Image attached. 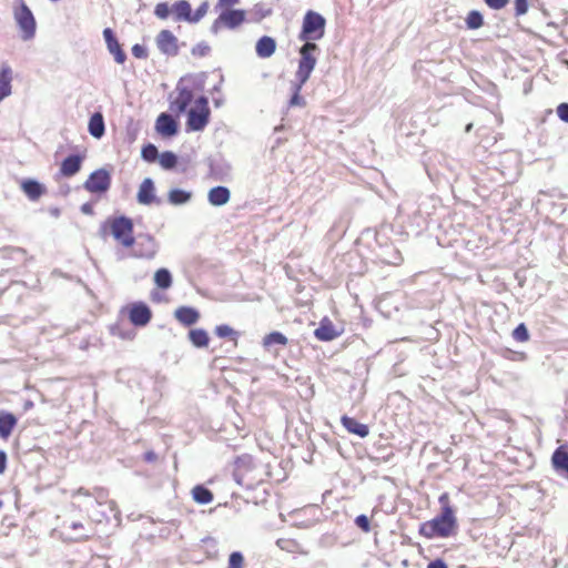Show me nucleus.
I'll use <instances>...</instances> for the list:
<instances>
[{
  "instance_id": "ea45409f",
  "label": "nucleus",
  "mask_w": 568,
  "mask_h": 568,
  "mask_svg": "<svg viewBox=\"0 0 568 568\" xmlns=\"http://www.w3.org/2000/svg\"><path fill=\"white\" fill-rule=\"evenodd\" d=\"M209 10V2L204 1L200 4V7L192 13L191 23H197L200 20L204 18Z\"/></svg>"
},
{
  "instance_id": "a211bd4d",
  "label": "nucleus",
  "mask_w": 568,
  "mask_h": 568,
  "mask_svg": "<svg viewBox=\"0 0 568 568\" xmlns=\"http://www.w3.org/2000/svg\"><path fill=\"white\" fill-rule=\"evenodd\" d=\"M193 100V92L191 89L184 87V88H178V97L172 102L171 108L179 113H183L186 111L187 106Z\"/></svg>"
},
{
  "instance_id": "20e7f679",
  "label": "nucleus",
  "mask_w": 568,
  "mask_h": 568,
  "mask_svg": "<svg viewBox=\"0 0 568 568\" xmlns=\"http://www.w3.org/2000/svg\"><path fill=\"white\" fill-rule=\"evenodd\" d=\"M209 100L201 95L195 100V108L190 109L187 113L186 130L203 131L210 120Z\"/></svg>"
},
{
  "instance_id": "39448f33",
  "label": "nucleus",
  "mask_w": 568,
  "mask_h": 568,
  "mask_svg": "<svg viewBox=\"0 0 568 568\" xmlns=\"http://www.w3.org/2000/svg\"><path fill=\"white\" fill-rule=\"evenodd\" d=\"M19 6L13 10V18L22 34L24 41L31 40L36 36L37 22L30 8L23 0H18Z\"/></svg>"
},
{
  "instance_id": "c9c22d12",
  "label": "nucleus",
  "mask_w": 568,
  "mask_h": 568,
  "mask_svg": "<svg viewBox=\"0 0 568 568\" xmlns=\"http://www.w3.org/2000/svg\"><path fill=\"white\" fill-rule=\"evenodd\" d=\"M214 332L220 338L235 339L239 335V333L235 329H233L231 326L226 324L217 325Z\"/></svg>"
},
{
  "instance_id": "6ab92c4d",
  "label": "nucleus",
  "mask_w": 568,
  "mask_h": 568,
  "mask_svg": "<svg viewBox=\"0 0 568 568\" xmlns=\"http://www.w3.org/2000/svg\"><path fill=\"white\" fill-rule=\"evenodd\" d=\"M12 69L3 63L0 70V102L11 94Z\"/></svg>"
},
{
  "instance_id": "58836bf2",
  "label": "nucleus",
  "mask_w": 568,
  "mask_h": 568,
  "mask_svg": "<svg viewBox=\"0 0 568 568\" xmlns=\"http://www.w3.org/2000/svg\"><path fill=\"white\" fill-rule=\"evenodd\" d=\"M244 557L240 551H233L229 557L227 568H243Z\"/></svg>"
},
{
  "instance_id": "de8ad7c7",
  "label": "nucleus",
  "mask_w": 568,
  "mask_h": 568,
  "mask_svg": "<svg viewBox=\"0 0 568 568\" xmlns=\"http://www.w3.org/2000/svg\"><path fill=\"white\" fill-rule=\"evenodd\" d=\"M132 54L138 59H146L148 58V50L145 47L141 44H134L132 47Z\"/></svg>"
},
{
  "instance_id": "09e8293b",
  "label": "nucleus",
  "mask_w": 568,
  "mask_h": 568,
  "mask_svg": "<svg viewBox=\"0 0 568 568\" xmlns=\"http://www.w3.org/2000/svg\"><path fill=\"white\" fill-rule=\"evenodd\" d=\"M485 3L494 9V10H500L503 8H505L507 6V3L509 2V0H484Z\"/></svg>"
},
{
  "instance_id": "72a5a7b5",
  "label": "nucleus",
  "mask_w": 568,
  "mask_h": 568,
  "mask_svg": "<svg viewBox=\"0 0 568 568\" xmlns=\"http://www.w3.org/2000/svg\"><path fill=\"white\" fill-rule=\"evenodd\" d=\"M305 83H301V81H297L293 83V95L292 98L290 99V102H288V105L290 106H304L305 105V100L303 97L300 95V92L302 90V87L304 85Z\"/></svg>"
},
{
  "instance_id": "e2e57ef3",
  "label": "nucleus",
  "mask_w": 568,
  "mask_h": 568,
  "mask_svg": "<svg viewBox=\"0 0 568 568\" xmlns=\"http://www.w3.org/2000/svg\"><path fill=\"white\" fill-rule=\"evenodd\" d=\"M471 126H473L471 124H468V125L466 126V132H469V131L471 130Z\"/></svg>"
},
{
  "instance_id": "5fc2aeb1",
  "label": "nucleus",
  "mask_w": 568,
  "mask_h": 568,
  "mask_svg": "<svg viewBox=\"0 0 568 568\" xmlns=\"http://www.w3.org/2000/svg\"><path fill=\"white\" fill-rule=\"evenodd\" d=\"M81 212L85 215H92L93 214V206L91 203H84L81 205Z\"/></svg>"
},
{
  "instance_id": "4c0bfd02",
  "label": "nucleus",
  "mask_w": 568,
  "mask_h": 568,
  "mask_svg": "<svg viewBox=\"0 0 568 568\" xmlns=\"http://www.w3.org/2000/svg\"><path fill=\"white\" fill-rule=\"evenodd\" d=\"M375 307L385 318L389 317L390 311L387 295L379 296L376 300Z\"/></svg>"
},
{
  "instance_id": "b1692460",
  "label": "nucleus",
  "mask_w": 568,
  "mask_h": 568,
  "mask_svg": "<svg viewBox=\"0 0 568 568\" xmlns=\"http://www.w3.org/2000/svg\"><path fill=\"white\" fill-rule=\"evenodd\" d=\"M171 10L176 21H186L191 23L192 8L189 1L179 0L173 3Z\"/></svg>"
},
{
  "instance_id": "5701e85b",
  "label": "nucleus",
  "mask_w": 568,
  "mask_h": 568,
  "mask_svg": "<svg viewBox=\"0 0 568 568\" xmlns=\"http://www.w3.org/2000/svg\"><path fill=\"white\" fill-rule=\"evenodd\" d=\"M88 131L95 139H101L104 135L105 124L101 112H95L90 116Z\"/></svg>"
},
{
  "instance_id": "cd10ccee",
  "label": "nucleus",
  "mask_w": 568,
  "mask_h": 568,
  "mask_svg": "<svg viewBox=\"0 0 568 568\" xmlns=\"http://www.w3.org/2000/svg\"><path fill=\"white\" fill-rule=\"evenodd\" d=\"M552 465L558 470H564L568 474V449L559 447L552 455Z\"/></svg>"
},
{
  "instance_id": "a19ab883",
  "label": "nucleus",
  "mask_w": 568,
  "mask_h": 568,
  "mask_svg": "<svg viewBox=\"0 0 568 568\" xmlns=\"http://www.w3.org/2000/svg\"><path fill=\"white\" fill-rule=\"evenodd\" d=\"M513 336L518 342H526L529 337V334L526 326L520 324L514 329Z\"/></svg>"
},
{
  "instance_id": "6e6552de",
  "label": "nucleus",
  "mask_w": 568,
  "mask_h": 568,
  "mask_svg": "<svg viewBox=\"0 0 568 568\" xmlns=\"http://www.w3.org/2000/svg\"><path fill=\"white\" fill-rule=\"evenodd\" d=\"M111 175L105 169H99L93 171L83 186L91 193H103L110 189Z\"/></svg>"
},
{
  "instance_id": "2f4dec72",
  "label": "nucleus",
  "mask_w": 568,
  "mask_h": 568,
  "mask_svg": "<svg viewBox=\"0 0 568 568\" xmlns=\"http://www.w3.org/2000/svg\"><path fill=\"white\" fill-rule=\"evenodd\" d=\"M287 344V337L280 332H272L263 338V345L271 347L273 345L285 346Z\"/></svg>"
},
{
  "instance_id": "3c124183",
  "label": "nucleus",
  "mask_w": 568,
  "mask_h": 568,
  "mask_svg": "<svg viewBox=\"0 0 568 568\" xmlns=\"http://www.w3.org/2000/svg\"><path fill=\"white\" fill-rule=\"evenodd\" d=\"M557 114L560 118V120H562L564 122L568 123V104L567 103H561L557 108Z\"/></svg>"
},
{
  "instance_id": "412c9836",
  "label": "nucleus",
  "mask_w": 568,
  "mask_h": 568,
  "mask_svg": "<svg viewBox=\"0 0 568 568\" xmlns=\"http://www.w3.org/2000/svg\"><path fill=\"white\" fill-rule=\"evenodd\" d=\"M276 50V41L268 36H263L256 42L255 51L260 58H270Z\"/></svg>"
},
{
  "instance_id": "680f3d73",
  "label": "nucleus",
  "mask_w": 568,
  "mask_h": 568,
  "mask_svg": "<svg viewBox=\"0 0 568 568\" xmlns=\"http://www.w3.org/2000/svg\"><path fill=\"white\" fill-rule=\"evenodd\" d=\"M145 457H146L148 460H152L154 458V454L153 453H148Z\"/></svg>"
},
{
  "instance_id": "8fccbe9b",
  "label": "nucleus",
  "mask_w": 568,
  "mask_h": 568,
  "mask_svg": "<svg viewBox=\"0 0 568 568\" xmlns=\"http://www.w3.org/2000/svg\"><path fill=\"white\" fill-rule=\"evenodd\" d=\"M516 14L523 16L528 11L527 0H515Z\"/></svg>"
},
{
  "instance_id": "f257e3e1",
  "label": "nucleus",
  "mask_w": 568,
  "mask_h": 568,
  "mask_svg": "<svg viewBox=\"0 0 568 568\" xmlns=\"http://www.w3.org/2000/svg\"><path fill=\"white\" fill-rule=\"evenodd\" d=\"M457 518L453 508H446L438 516L420 525L419 532L426 538H447L457 530Z\"/></svg>"
},
{
  "instance_id": "49530a36",
  "label": "nucleus",
  "mask_w": 568,
  "mask_h": 568,
  "mask_svg": "<svg viewBox=\"0 0 568 568\" xmlns=\"http://www.w3.org/2000/svg\"><path fill=\"white\" fill-rule=\"evenodd\" d=\"M240 3V0H217L214 10L229 9Z\"/></svg>"
},
{
  "instance_id": "f03ea898",
  "label": "nucleus",
  "mask_w": 568,
  "mask_h": 568,
  "mask_svg": "<svg viewBox=\"0 0 568 568\" xmlns=\"http://www.w3.org/2000/svg\"><path fill=\"white\" fill-rule=\"evenodd\" d=\"M325 26L326 20L321 13L308 10L303 18L298 39L305 43H315L324 37Z\"/></svg>"
},
{
  "instance_id": "6e6d98bb",
  "label": "nucleus",
  "mask_w": 568,
  "mask_h": 568,
  "mask_svg": "<svg viewBox=\"0 0 568 568\" xmlns=\"http://www.w3.org/2000/svg\"><path fill=\"white\" fill-rule=\"evenodd\" d=\"M427 568H447V565L443 560L437 559L429 562Z\"/></svg>"
},
{
  "instance_id": "13d9d810",
  "label": "nucleus",
  "mask_w": 568,
  "mask_h": 568,
  "mask_svg": "<svg viewBox=\"0 0 568 568\" xmlns=\"http://www.w3.org/2000/svg\"><path fill=\"white\" fill-rule=\"evenodd\" d=\"M71 528L73 530H77L79 528H83V525L81 523L74 521V523L71 524Z\"/></svg>"
},
{
  "instance_id": "79ce46f5",
  "label": "nucleus",
  "mask_w": 568,
  "mask_h": 568,
  "mask_svg": "<svg viewBox=\"0 0 568 568\" xmlns=\"http://www.w3.org/2000/svg\"><path fill=\"white\" fill-rule=\"evenodd\" d=\"M169 13H170V7L166 2H160L155 6L154 14L159 19H166L169 17Z\"/></svg>"
},
{
  "instance_id": "0eeeda50",
  "label": "nucleus",
  "mask_w": 568,
  "mask_h": 568,
  "mask_svg": "<svg viewBox=\"0 0 568 568\" xmlns=\"http://www.w3.org/2000/svg\"><path fill=\"white\" fill-rule=\"evenodd\" d=\"M111 234L124 247H132L135 243L133 236V222L130 217L119 216L110 222Z\"/></svg>"
},
{
  "instance_id": "dca6fc26",
  "label": "nucleus",
  "mask_w": 568,
  "mask_h": 568,
  "mask_svg": "<svg viewBox=\"0 0 568 568\" xmlns=\"http://www.w3.org/2000/svg\"><path fill=\"white\" fill-rule=\"evenodd\" d=\"M174 316L182 325L191 326L199 321L200 313L194 307L181 306L175 310Z\"/></svg>"
},
{
  "instance_id": "bf43d9fd",
  "label": "nucleus",
  "mask_w": 568,
  "mask_h": 568,
  "mask_svg": "<svg viewBox=\"0 0 568 568\" xmlns=\"http://www.w3.org/2000/svg\"><path fill=\"white\" fill-rule=\"evenodd\" d=\"M386 231V226H383L379 231H377V237H379Z\"/></svg>"
},
{
  "instance_id": "bb28decb",
  "label": "nucleus",
  "mask_w": 568,
  "mask_h": 568,
  "mask_svg": "<svg viewBox=\"0 0 568 568\" xmlns=\"http://www.w3.org/2000/svg\"><path fill=\"white\" fill-rule=\"evenodd\" d=\"M189 339L197 348L206 347L210 341L207 332L203 328L191 329Z\"/></svg>"
},
{
  "instance_id": "473e14b6",
  "label": "nucleus",
  "mask_w": 568,
  "mask_h": 568,
  "mask_svg": "<svg viewBox=\"0 0 568 568\" xmlns=\"http://www.w3.org/2000/svg\"><path fill=\"white\" fill-rule=\"evenodd\" d=\"M159 163L164 170H172L178 164V156L172 151H165L159 155Z\"/></svg>"
},
{
  "instance_id": "393cba45",
  "label": "nucleus",
  "mask_w": 568,
  "mask_h": 568,
  "mask_svg": "<svg viewBox=\"0 0 568 568\" xmlns=\"http://www.w3.org/2000/svg\"><path fill=\"white\" fill-rule=\"evenodd\" d=\"M18 423L17 417L9 412H0V437L7 439Z\"/></svg>"
},
{
  "instance_id": "f704fd0d",
  "label": "nucleus",
  "mask_w": 568,
  "mask_h": 568,
  "mask_svg": "<svg viewBox=\"0 0 568 568\" xmlns=\"http://www.w3.org/2000/svg\"><path fill=\"white\" fill-rule=\"evenodd\" d=\"M159 155L160 154L158 148L152 143H149L142 148L141 156L146 162L156 161L159 159Z\"/></svg>"
},
{
  "instance_id": "c756f323",
  "label": "nucleus",
  "mask_w": 568,
  "mask_h": 568,
  "mask_svg": "<svg viewBox=\"0 0 568 568\" xmlns=\"http://www.w3.org/2000/svg\"><path fill=\"white\" fill-rule=\"evenodd\" d=\"M154 282L161 290H168L172 285V275L168 268H159L154 274Z\"/></svg>"
},
{
  "instance_id": "ddd939ff",
  "label": "nucleus",
  "mask_w": 568,
  "mask_h": 568,
  "mask_svg": "<svg viewBox=\"0 0 568 568\" xmlns=\"http://www.w3.org/2000/svg\"><path fill=\"white\" fill-rule=\"evenodd\" d=\"M151 310L144 303H136L130 310V321L135 326H145L151 320Z\"/></svg>"
},
{
  "instance_id": "1a4fd4ad",
  "label": "nucleus",
  "mask_w": 568,
  "mask_h": 568,
  "mask_svg": "<svg viewBox=\"0 0 568 568\" xmlns=\"http://www.w3.org/2000/svg\"><path fill=\"white\" fill-rule=\"evenodd\" d=\"M155 43L160 52L168 57L179 54V40L170 30H161L155 38Z\"/></svg>"
},
{
  "instance_id": "7ed1b4c3",
  "label": "nucleus",
  "mask_w": 568,
  "mask_h": 568,
  "mask_svg": "<svg viewBox=\"0 0 568 568\" xmlns=\"http://www.w3.org/2000/svg\"><path fill=\"white\" fill-rule=\"evenodd\" d=\"M219 17L212 22L210 31L213 34L220 33L224 29L235 30L244 21L246 13L242 9H220Z\"/></svg>"
},
{
  "instance_id": "c85d7f7f",
  "label": "nucleus",
  "mask_w": 568,
  "mask_h": 568,
  "mask_svg": "<svg viewBox=\"0 0 568 568\" xmlns=\"http://www.w3.org/2000/svg\"><path fill=\"white\" fill-rule=\"evenodd\" d=\"M192 496L201 505L210 504L213 500L212 491L202 485H197L192 489Z\"/></svg>"
},
{
  "instance_id": "7c9ffc66",
  "label": "nucleus",
  "mask_w": 568,
  "mask_h": 568,
  "mask_svg": "<svg viewBox=\"0 0 568 568\" xmlns=\"http://www.w3.org/2000/svg\"><path fill=\"white\" fill-rule=\"evenodd\" d=\"M192 194L181 189H172L169 192V202L173 205H182L191 200Z\"/></svg>"
},
{
  "instance_id": "0e129e2a",
  "label": "nucleus",
  "mask_w": 568,
  "mask_h": 568,
  "mask_svg": "<svg viewBox=\"0 0 568 568\" xmlns=\"http://www.w3.org/2000/svg\"><path fill=\"white\" fill-rule=\"evenodd\" d=\"M2 507V501L0 500V508Z\"/></svg>"
},
{
  "instance_id": "f3484780",
  "label": "nucleus",
  "mask_w": 568,
  "mask_h": 568,
  "mask_svg": "<svg viewBox=\"0 0 568 568\" xmlns=\"http://www.w3.org/2000/svg\"><path fill=\"white\" fill-rule=\"evenodd\" d=\"M314 335L320 341L329 342L335 339L339 335V332L336 331L331 321L324 318L321 321L320 326L314 331Z\"/></svg>"
},
{
  "instance_id": "e433bc0d",
  "label": "nucleus",
  "mask_w": 568,
  "mask_h": 568,
  "mask_svg": "<svg viewBox=\"0 0 568 568\" xmlns=\"http://www.w3.org/2000/svg\"><path fill=\"white\" fill-rule=\"evenodd\" d=\"M483 16L478 11H470L466 18V24L469 29H478L483 26Z\"/></svg>"
},
{
  "instance_id": "4d7b16f0",
  "label": "nucleus",
  "mask_w": 568,
  "mask_h": 568,
  "mask_svg": "<svg viewBox=\"0 0 568 568\" xmlns=\"http://www.w3.org/2000/svg\"><path fill=\"white\" fill-rule=\"evenodd\" d=\"M89 538H90V535H80V536L74 537L73 539L75 541H84V540H88Z\"/></svg>"
},
{
  "instance_id": "f8f14e48",
  "label": "nucleus",
  "mask_w": 568,
  "mask_h": 568,
  "mask_svg": "<svg viewBox=\"0 0 568 568\" xmlns=\"http://www.w3.org/2000/svg\"><path fill=\"white\" fill-rule=\"evenodd\" d=\"M103 37L108 47V50L111 54H113L114 60L122 64L126 60L125 52L121 49L120 43L118 42V39L114 36V32L110 28H105L103 30Z\"/></svg>"
},
{
  "instance_id": "2eb2a0df",
  "label": "nucleus",
  "mask_w": 568,
  "mask_h": 568,
  "mask_svg": "<svg viewBox=\"0 0 568 568\" xmlns=\"http://www.w3.org/2000/svg\"><path fill=\"white\" fill-rule=\"evenodd\" d=\"M82 161L83 156L79 154L67 156L61 163L60 173L67 178L75 175L81 170Z\"/></svg>"
},
{
  "instance_id": "864d4df0",
  "label": "nucleus",
  "mask_w": 568,
  "mask_h": 568,
  "mask_svg": "<svg viewBox=\"0 0 568 568\" xmlns=\"http://www.w3.org/2000/svg\"><path fill=\"white\" fill-rule=\"evenodd\" d=\"M7 467V454L3 450H0V475L4 473Z\"/></svg>"
},
{
  "instance_id": "9d476101",
  "label": "nucleus",
  "mask_w": 568,
  "mask_h": 568,
  "mask_svg": "<svg viewBox=\"0 0 568 568\" xmlns=\"http://www.w3.org/2000/svg\"><path fill=\"white\" fill-rule=\"evenodd\" d=\"M133 255L142 258H153L158 252V243L148 234L139 235L133 244Z\"/></svg>"
},
{
  "instance_id": "aec40b11",
  "label": "nucleus",
  "mask_w": 568,
  "mask_h": 568,
  "mask_svg": "<svg viewBox=\"0 0 568 568\" xmlns=\"http://www.w3.org/2000/svg\"><path fill=\"white\" fill-rule=\"evenodd\" d=\"M231 192L226 186H214L209 191L207 200L211 205L222 206L230 201Z\"/></svg>"
},
{
  "instance_id": "4be33fe9",
  "label": "nucleus",
  "mask_w": 568,
  "mask_h": 568,
  "mask_svg": "<svg viewBox=\"0 0 568 568\" xmlns=\"http://www.w3.org/2000/svg\"><path fill=\"white\" fill-rule=\"evenodd\" d=\"M21 189L31 201H37L42 194H44V186L32 179H27L21 182Z\"/></svg>"
},
{
  "instance_id": "a878e982",
  "label": "nucleus",
  "mask_w": 568,
  "mask_h": 568,
  "mask_svg": "<svg viewBox=\"0 0 568 568\" xmlns=\"http://www.w3.org/2000/svg\"><path fill=\"white\" fill-rule=\"evenodd\" d=\"M342 424L349 433L355 434L362 438L368 435V427L357 422L353 417L343 416Z\"/></svg>"
},
{
  "instance_id": "37998d69",
  "label": "nucleus",
  "mask_w": 568,
  "mask_h": 568,
  "mask_svg": "<svg viewBox=\"0 0 568 568\" xmlns=\"http://www.w3.org/2000/svg\"><path fill=\"white\" fill-rule=\"evenodd\" d=\"M211 51V48L205 42H200L192 48V54L197 57H205Z\"/></svg>"
},
{
  "instance_id": "603ef678",
  "label": "nucleus",
  "mask_w": 568,
  "mask_h": 568,
  "mask_svg": "<svg viewBox=\"0 0 568 568\" xmlns=\"http://www.w3.org/2000/svg\"><path fill=\"white\" fill-rule=\"evenodd\" d=\"M438 501L442 506V511H445L446 508H452V506L449 504V496L447 493L442 494L438 498Z\"/></svg>"
},
{
  "instance_id": "c03bdc74",
  "label": "nucleus",
  "mask_w": 568,
  "mask_h": 568,
  "mask_svg": "<svg viewBox=\"0 0 568 568\" xmlns=\"http://www.w3.org/2000/svg\"><path fill=\"white\" fill-rule=\"evenodd\" d=\"M276 545L282 549V550H286V551H294L295 547L297 546V544L294 541V540H291V539H278L276 541Z\"/></svg>"
},
{
  "instance_id": "4468645a",
  "label": "nucleus",
  "mask_w": 568,
  "mask_h": 568,
  "mask_svg": "<svg viewBox=\"0 0 568 568\" xmlns=\"http://www.w3.org/2000/svg\"><path fill=\"white\" fill-rule=\"evenodd\" d=\"M155 187L152 179L146 178L143 180V182L140 184L139 191H138V202L143 205H150L151 203L155 202Z\"/></svg>"
},
{
  "instance_id": "423d86ee",
  "label": "nucleus",
  "mask_w": 568,
  "mask_h": 568,
  "mask_svg": "<svg viewBox=\"0 0 568 568\" xmlns=\"http://www.w3.org/2000/svg\"><path fill=\"white\" fill-rule=\"evenodd\" d=\"M318 50L316 43H304L300 49L301 59L298 61V69L296 71L295 78L301 83H306L310 79L312 71L316 65V58L313 55L315 51Z\"/></svg>"
},
{
  "instance_id": "a18cd8bd",
  "label": "nucleus",
  "mask_w": 568,
  "mask_h": 568,
  "mask_svg": "<svg viewBox=\"0 0 568 568\" xmlns=\"http://www.w3.org/2000/svg\"><path fill=\"white\" fill-rule=\"evenodd\" d=\"M355 524L363 531H369V519H368V517L366 515H358L355 518Z\"/></svg>"
},
{
  "instance_id": "052dcab7",
  "label": "nucleus",
  "mask_w": 568,
  "mask_h": 568,
  "mask_svg": "<svg viewBox=\"0 0 568 568\" xmlns=\"http://www.w3.org/2000/svg\"><path fill=\"white\" fill-rule=\"evenodd\" d=\"M110 510H111V511H115V510H116V507H115V503H114V501H110Z\"/></svg>"
},
{
  "instance_id": "9b49d317",
  "label": "nucleus",
  "mask_w": 568,
  "mask_h": 568,
  "mask_svg": "<svg viewBox=\"0 0 568 568\" xmlns=\"http://www.w3.org/2000/svg\"><path fill=\"white\" fill-rule=\"evenodd\" d=\"M155 130L160 135L171 138L178 133V123L171 114L161 113L156 119Z\"/></svg>"
}]
</instances>
